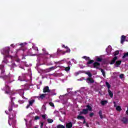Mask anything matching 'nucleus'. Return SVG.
Segmentation results:
<instances>
[{"mask_svg": "<svg viewBox=\"0 0 128 128\" xmlns=\"http://www.w3.org/2000/svg\"><path fill=\"white\" fill-rule=\"evenodd\" d=\"M94 62V60H90L88 61L86 63V66L88 68H96V70H100V64L98 62ZM93 64V66H91L90 64Z\"/></svg>", "mask_w": 128, "mask_h": 128, "instance_id": "nucleus-1", "label": "nucleus"}, {"mask_svg": "<svg viewBox=\"0 0 128 128\" xmlns=\"http://www.w3.org/2000/svg\"><path fill=\"white\" fill-rule=\"evenodd\" d=\"M10 98H11V101L10 102V104L8 106V111L12 112V107L14 106V108H18V104H14V100H16V98H12V96H10Z\"/></svg>", "mask_w": 128, "mask_h": 128, "instance_id": "nucleus-2", "label": "nucleus"}, {"mask_svg": "<svg viewBox=\"0 0 128 128\" xmlns=\"http://www.w3.org/2000/svg\"><path fill=\"white\" fill-rule=\"evenodd\" d=\"M2 90H4L5 94H10V96H12L13 94L12 91L10 90V87L6 84H5V87L4 89H2Z\"/></svg>", "mask_w": 128, "mask_h": 128, "instance_id": "nucleus-3", "label": "nucleus"}, {"mask_svg": "<svg viewBox=\"0 0 128 128\" xmlns=\"http://www.w3.org/2000/svg\"><path fill=\"white\" fill-rule=\"evenodd\" d=\"M43 92H49L48 96H56V93H54V94H52V91L50 90V88L48 87V86H46L44 88Z\"/></svg>", "mask_w": 128, "mask_h": 128, "instance_id": "nucleus-4", "label": "nucleus"}, {"mask_svg": "<svg viewBox=\"0 0 128 128\" xmlns=\"http://www.w3.org/2000/svg\"><path fill=\"white\" fill-rule=\"evenodd\" d=\"M2 50V54H4L6 58L8 57V54H10V48L9 47H7L4 48Z\"/></svg>", "mask_w": 128, "mask_h": 128, "instance_id": "nucleus-5", "label": "nucleus"}, {"mask_svg": "<svg viewBox=\"0 0 128 128\" xmlns=\"http://www.w3.org/2000/svg\"><path fill=\"white\" fill-rule=\"evenodd\" d=\"M86 80L88 84H94V80L92 78H88Z\"/></svg>", "mask_w": 128, "mask_h": 128, "instance_id": "nucleus-6", "label": "nucleus"}, {"mask_svg": "<svg viewBox=\"0 0 128 128\" xmlns=\"http://www.w3.org/2000/svg\"><path fill=\"white\" fill-rule=\"evenodd\" d=\"M0 70H1L0 72V74L2 75L4 74V72H6V70H4V66L3 65H1L0 66Z\"/></svg>", "mask_w": 128, "mask_h": 128, "instance_id": "nucleus-7", "label": "nucleus"}, {"mask_svg": "<svg viewBox=\"0 0 128 128\" xmlns=\"http://www.w3.org/2000/svg\"><path fill=\"white\" fill-rule=\"evenodd\" d=\"M121 121L122 122L123 124H128V118L123 117L121 120Z\"/></svg>", "mask_w": 128, "mask_h": 128, "instance_id": "nucleus-8", "label": "nucleus"}, {"mask_svg": "<svg viewBox=\"0 0 128 128\" xmlns=\"http://www.w3.org/2000/svg\"><path fill=\"white\" fill-rule=\"evenodd\" d=\"M126 36L122 35L121 36V38H120V44H124V42H126Z\"/></svg>", "mask_w": 128, "mask_h": 128, "instance_id": "nucleus-9", "label": "nucleus"}, {"mask_svg": "<svg viewBox=\"0 0 128 128\" xmlns=\"http://www.w3.org/2000/svg\"><path fill=\"white\" fill-rule=\"evenodd\" d=\"M56 54H66V52H64V51L60 50V48H58L56 52Z\"/></svg>", "mask_w": 128, "mask_h": 128, "instance_id": "nucleus-10", "label": "nucleus"}, {"mask_svg": "<svg viewBox=\"0 0 128 128\" xmlns=\"http://www.w3.org/2000/svg\"><path fill=\"white\" fill-rule=\"evenodd\" d=\"M66 128H72V122L66 123Z\"/></svg>", "mask_w": 128, "mask_h": 128, "instance_id": "nucleus-11", "label": "nucleus"}, {"mask_svg": "<svg viewBox=\"0 0 128 128\" xmlns=\"http://www.w3.org/2000/svg\"><path fill=\"white\" fill-rule=\"evenodd\" d=\"M116 60H118V57L116 56H115L111 60L110 64H114L116 62Z\"/></svg>", "mask_w": 128, "mask_h": 128, "instance_id": "nucleus-12", "label": "nucleus"}, {"mask_svg": "<svg viewBox=\"0 0 128 128\" xmlns=\"http://www.w3.org/2000/svg\"><path fill=\"white\" fill-rule=\"evenodd\" d=\"M88 112V111L87 109H83L82 112H80V114H86Z\"/></svg>", "mask_w": 128, "mask_h": 128, "instance_id": "nucleus-13", "label": "nucleus"}, {"mask_svg": "<svg viewBox=\"0 0 128 128\" xmlns=\"http://www.w3.org/2000/svg\"><path fill=\"white\" fill-rule=\"evenodd\" d=\"M120 64H122L121 60L116 61L115 63V66H116V68H118V66H120Z\"/></svg>", "mask_w": 128, "mask_h": 128, "instance_id": "nucleus-14", "label": "nucleus"}, {"mask_svg": "<svg viewBox=\"0 0 128 128\" xmlns=\"http://www.w3.org/2000/svg\"><path fill=\"white\" fill-rule=\"evenodd\" d=\"M108 94L110 96V98H113L114 97V93H112V90H110V89H108Z\"/></svg>", "mask_w": 128, "mask_h": 128, "instance_id": "nucleus-15", "label": "nucleus"}, {"mask_svg": "<svg viewBox=\"0 0 128 128\" xmlns=\"http://www.w3.org/2000/svg\"><path fill=\"white\" fill-rule=\"evenodd\" d=\"M46 94H41L38 97V98H41V100H44V98H46Z\"/></svg>", "mask_w": 128, "mask_h": 128, "instance_id": "nucleus-16", "label": "nucleus"}, {"mask_svg": "<svg viewBox=\"0 0 128 128\" xmlns=\"http://www.w3.org/2000/svg\"><path fill=\"white\" fill-rule=\"evenodd\" d=\"M99 70L101 71L102 76L104 78H106V72L104 70V69H102V68H99Z\"/></svg>", "mask_w": 128, "mask_h": 128, "instance_id": "nucleus-17", "label": "nucleus"}, {"mask_svg": "<svg viewBox=\"0 0 128 128\" xmlns=\"http://www.w3.org/2000/svg\"><path fill=\"white\" fill-rule=\"evenodd\" d=\"M82 58H84V60H88V62H90V60H90V57H88L86 56H83Z\"/></svg>", "mask_w": 128, "mask_h": 128, "instance_id": "nucleus-18", "label": "nucleus"}, {"mask_svg": "<svg viewBox=\"0 0 128 128\" xmlns=\"http://www.w3.org/2000/svg\"><path fill=\"white\" fill-rule=\"evenodd\" d=\"M86 107L88 108L86 110H88V111L90 110V112H92V106H90L87 105Z\"/></svg>", "mask_w": 128, "mask_h": 128, "instance_id": "nucleus-19", "label": "nucleus"}, {"mask_svg": "<svg viewBox=\"0 0 128 128\" xmlns=\"http://www.w3.org/2000/svg\"><path fill=\"white\" fill-rule=\"evenodd\" d=\"M98 114H99V116H100V118H101V119H102V118H103V117H102V112L101 110H99V112H98Z\"/></svg>", "mask_w": 128, "mask_h": 128, "instance_id": "nucleus-20", "label": "nucleus"}, {"mask_svg": "<svg viewBox=\"0 0 128 128\" xmlns=\"http://www.w3.org/2000/svg\"><path fill=\"white\" fill-rule=\"evenodd\" d=\"M77 118L78 120H84L85 118L84 116L79 115L77 116Z\"/></svg>", "mask_w": 128, "mask_h": 128, "instance_id": "nucleus-21", "label": "nucleus"}, {"mask_svg": "<svg viewBox=\"0 0 128 128\" xmlns=\"http://www.w3.org/2000/svg\"><path fill=\"white\" fill-rule=\"evenodd\" d=\"M56 68H58V67H56V66H52V67H51V68H48L49 71L50 72V71H52V70H56Z\"/></svg>", "mask_w": 128, "mask_h": 128, "instance_id": "nucleus-22", "label": "nucleus"}, {"mask_svg": "<svg viewBox=\"0 0 128 128\" xmlns=\"http://www.w3.org/2000/svg\"><path fill=\"white\" fill-rule=\"evenodd\" d=\"M47 122H48V124H52V122H54V120L51 119V118H48Z\"/></svg>", "mask_w": 128, "mask_h": 128, "instance_id": "nucleus-23", "label": "nucleus"}, {"mask_svg": "<svg viewBox=\"0 0 128 128\" xmlns=\"http://www.w3.org/2000/svg\"><path fill=\"white\" fill-rule=\"evenodd\" d=\"M11 115L10 114H9V116H8V124L9 126H12V124H10V120H12V117L11 118Z\"/></svg>", "mask_w": 128, "mask_h": 128, "instance_id": "nucleus-24", "label": "nucleus"}, {"mask_svg": "<svg viewBox=\"0 0 128 128\" xmlns=\"http://www.w3.org/2000/svg\"><path fill=\"white\" fill-rule=\"evenodd\" d=\"M108 104V101L107 100H102L101 101V104L102 106H104V104Z\"/></svg>", "mask_w": 128, "mask_h": 128, "instance_id": "nucleus-25", "label": "nucleus"}, {"mask_svg": "<svg viewBox=\"0 0 128 128\" xmlns=\"http://www.w3.org/2000/svg\"><path fill=\"white\" fill-rule=\"evenodd\" d=\"M2 78H4V80H7V78H8V76L5 75V74L2 75Z\"/></svg>", "mask_w": 128, "mask_h": 128, "instance_id": "nucleus-26", "label": "nucleus"}, {"mask_svg": "<svg viewBox=\"0 0 128 128\" xmlns=\"http://www.w3.org/2000/svg\"><path fill=\"white\" fill-rule=\"evenodd\" d=\"M116 110H118V112H120L122 110V107H120V106H117L116 108Z\"/></svg>", "mask_w": 128, "mask_h": 128, "instance_id": "nucleus-27", "label": "nucleus"}, {"mask_svg": "<svg viewBox=\"0 0 128 128\" xmlns=\"http://www.w3.org/2000/svg\"><path fill=\"white\" fill-rule=\"evenodd\" d=\"M34 100H32L29 101L30 106H32V104H34Z\"/></svg>", "mask_w": 128, "mask_h": 128, "instance_id": "nucleus-28", "label": "nucleus"}, {"mask_svg": "<svg viewBox=\"0 0 128 128\" xmlns=\"http://www.w3.org/2000/svg\"><path fill=\"white\" fill-rule=\"evenodd\" d=\"M56 128H66V127L64 125L58 124Z\"/></svg>", "mask_w": 128, "mask_h": 128, "instance_id": "nucleus-29", "label": "nucleus"}, {"mask_svg": "<svg viewBox=\"0 0 128 128\" xmlns=\"http://www.w3.org/2000/svg\"><path fill=\"white\" fill-rule=\"evenodd\" d=\"M128 56V52L124 53L122 56V58H126Z\"/></svg>", "mask_w": 128, "mask_h": 128, "instance_id": "nucleus-30", "label": "nucleus"}, {"mask_svg": "<svg viewBox=\"0 0 128 128\" xmlns=\"http://www.w3.org/2000/svg\"><path fill=\"white\" fill-rule=\"evenodd\" d=\"M106 84L107 88H108V90H110V83H108V82H106Z\"/></svg>", "mask_w": 128, "mask_h": 128, "instance_id": "nucleus-31", "label": "nucleus"}, {"mask_svg": "<svg viewBox=\"0 0 128 128\" xmlns=\"http://www.w3.org/2000/svg\"><path fill=\"white\" fill-rule=\"evenodd\" d=\"M96 60L97 62H102V58H96Z\"/></svg>", "mask_w": 128, "mask_h": 128, "instance_id": "nucleus-32", "label": "nucleus"}, {"mask_svg": "<svg viewBox=\"0 0 128 128\" xmlns=\"http://www.w3.org/2000/svg\"><path fill=\"white\" fill-rule=\"evenodd\" d=\"M86 74H88V76H89V78H92V73H90V72H86Z\"/></svg>", "mask_w": 128, "mask_h": 128, "instance_id": "nucleus-33", "label": "nucleus"}, {"mask_svg": "<svg viewBox=\"0 0 128 128\" xmlns=\"http://www.w3.org/2000/svg\"><path fill=\"white\" fill-rule=\"evenodd\" d=\"M70 70V66H68V67H66L65 68L66 72H68V70Z\"/></svg>", "mask_w": 128, "mask_h": 128, "instance_id": "nucleus-34", "label": "nucleus"}, {"mask_svg": "<svg viewBox=\"0 0 128 128\" xmlns=\"http://www.w3.org/2000/svg\"><path fill=\"white\" fill-rule=\"evenodd\" d=\"M64 52L65 54H66V52L70 54V48H68V49H67L66 51H64Z\"/></svg>", "mask_w": 128, "mask_h": 128, "instance_id": "nucleus-35", "label": "nucleus"}, {"mask_svg": "<svg viewBox=\"0 0 128 128\" xmlns=\"http://www.w3.org/2000/svg\"><path fill=\"white\" fill-rule=\"evenodd\" d=\"M120 54V52L118 50H117L114 52V56H118Z\"/></svg>", "mask_w": 128, "mask_h": 128, "instance_id": "nucleus-36", "label": "nucleus"}, {"mask_svg": "<svg viewBox=\"0 0 128 128\" xmlns=\"http://www.w3.org/2000/svg\"><path fill=\"white\" fill-rule=\"evenodd\" d=\"M42 52H44V54H48V53L46 52V49L43 48Z\"/></svg>", "mask_w": 128, "mask_h": 128, "instance_id": "nucleus-37", "label": "nucleus"}, {"mask_svg": "<svg viewBox=\"0 0 128 128\" xmlns=\"http://www.w3.org/2000/svg\"><path fill=\"white\" fill-rule=\"evenodd\" d=\"M42 110H46V106L44 105L42 106Z\"/></svg>", "mask_w": 128, "mask_h": 128, "instance_id": "nucleus-38", "label": "nucleus"}, {"mask_svg": "<svg viewBox=\"0 0 128 128\" xmlns=\"http://www.w3.org/2000/svg\"><path fill=\"white\" fill-rule=\"evenodd\" d=\"M94 112H91L89 116H90V118H92V116H94Z\"/></svg>", "mask_w": 128, "mask_h": 128, "instance_id": "nucleus-39", "label": "nucleus"}, {"mask_svg": "<svg viewBox=\"0 0 128 128\" xmlns=\"http://www.w3.org/2000/svg\"><path fill=\"white\" fill-rule=\"evenodd\" d=\"M50 106H54V103L50 102L49 103Z\"/></svg>", "mask_w": 128, "mask_h": 128, "instance_id": "nucleus-40", "label": "nucleus"}, {"mask_svg": "<svg viewBox=\"0 0 128 128\" xmlns=\"http://www.w3.org/2000/svg\"><path fill=\"white\" fill-rule=\"evenodd\" d=\"M46 114H43L42 116V118H44V120H46Z\"/></svg>", "mask_w": 128, "mask_h": 128, "instance_id": "nucleus-41", "label": "nucleus"}, {"mask_svg": "<svg viewBox=\"0 0 128 128\" xmlns=\"http://www.w3.org/2000/svg\"><path fill=\"white\" fill-rule=\"evenodd\" d=\"M34 120H40V116H35Z\"/></svg>", "mask_w": 128, "mask_h": 128, "instance_id": "nucleus-42", "label": "nucleus"}, {"mask_svg": "<svg viewBox=\"0 0 128 128\" xmlns=\"http://www.w3.org/2000/svg\"><path fill=\"white\" fill-rule=\"evenodd\" d=\"M124 76V74H120V78H122Z\"/></svg>", "mask_w": 128, "mask_h": 128, "instance_id": "nucleus-43", "label": "nucleus"}, {"mask_svg": "<svg viewBox=\"0 0 128 128\" xmlns=\"http://www.w3.org/2000/svg\"><path fill=\"white\" fill-rule=\"evenodd\" d=\"M40 128H42V127L44 126V122H42L40 123Z\"/></svg>", "mask_w": 128, "mask_h": 128, "instance_id": "nucleus-44", "label": "nucleus"}, {"mask_svg": "<svg viewBox=\"0 0 128 128\" xmlns=\"http://www.w3.org/2000/svg\"><path fill=\"white\" fill-rule=\"evenodd\" d=\"M114 108H116V106H116V102H114Z\"/></svg>", "mask_w": 128, "mask_h": 128, "instance_id": "nucleus-45", "label": "nucleus"}, {"mask_svg": "<svg viewBox=\"0 0 128 128\" xmlns=\"http://www.w3.org/2000/svg\"><path fill=\"white\" fill-rule=\"evenodd\" d=\"M86 126H87V128H90V126L88 125V124L86 123Z\"/></svg>", "mask_w": 128, "mask_h": 128, "instance_id": "nucleus-46", "label": "nucleus"}, {"mask_svg": "<svg viewBox=\"0 0 128 128\" xmlns=\"http://www.w3.org/2000/svg\"><path fill=\"white\" fill-rule=\"evenodd\" d=\"M84 122H83V124H86V118H84Z\"/></svg>", "mask_w": 128, "mask_h": 128, "instance_id": "nucleus-47", "label": "nucleus"}, {"mask_svg": "<svg viewBox=\"0 0 128 128\" xmlns=\"http://www.w3.org/2000/svg\"><path fill=\"white\" fill-rule=\"evenodd\" d=\"M24 59L26 60V57H24V56H22V60H24Z\"/></svg>", "mask_w": 128, "mask_h": 128, "instance_id": "nucleus-48", "label": "nucleus"}, {"mask_svg": "<svg viewBox=\"0 0 128 128\" xmlns=\"http://www.w3.org/2000/svg\"><path fill=\"white\" fill-rule=\"evenodd\" d=\"M68 64L70 65V61L68 62Z\"/></svg>", "mask_w": 128, "mask_h": 128, "instance_id": "nucleus-49", "label": "nucleus"}, {"mask_svg": "<svg viewBox=\"0 0 128 128\" xmlns=\"http://www.w3.org/2000/svg\"><path fill=\"white\" fill-rule=\"evenodd\" d=\"M30 104H28V105L27 106H26V108H30Z\"/></svg>", "mask_w": 128, "mask_h": 128, "instance_id": "nucleus-50", "label": "nucleus"}, {"mask_svg": "<svg viewBox=\"0 0 128 128\" xmlns=\"http://www.w3.org/2000/svg\"><path fill=\"white\" fill-rule=\"evenodd\" d=\"M126 114L128 115V107L127 110H126Z\"/></svg>", "mask_w": 128, "mask_h": 128, "instance_id": "nucleus-51", "label": "nucleus"}, {"mask_svg": "<svg viewBox=\"0 0 128 128\" xmlns=\"http://www.w3.org/2000/svg\"><path fill=\"white\" fill-rule=\"evenodd\" d=\"M2 76H3L2 74H1V76H0V78H2Z\"/></svg>", "mask_w": 128, "mask_h": 128, "instance_id": "nucleus-52", "label": "nucleus"}, {"mask_svg": "<svg viewBox=\"0 0 128 128\" xmlns=\"http://www.w3.org/2000/svg\"><path fill=\"white\" fill-rule=\"evenodd\" d=\"M62 48H66V46H64V44H63L62 46Z\"/></svg>", "mask_w": 128, "mask_h": 128, "instance_id": "nucleus-53", "label": "nucleus"}, {"mask_svg": "<svg viewBox=\"0 0 128 128\" xmlns=\"http://www.w3.org/2000/svg\"><path fill=\"white\" fill-rule=\"evenodd\" d=\"M79 74H80V73H78V72H77L76 73V76H78Z\"/></svg>", "mask_w": 128, "mask_h": 128, "instance_id": "nucleus-54", "label": "nucleus"}, {"mask_svg": "<svg viewBox=\"0 0 128 128\" xmlns=\"http://www.w3.org/2000/svg\"><path fill=\"white\" fill-rule=\"evenodd\" d=\"M65 48H66L67 50L69 48L67 46H65Z\"/></svg>", "mask_w": 128, "mask_h": 128, "instance_id": "nucleus-55", "label": "nucleus"}, {"mask_svg": "<svg viewBox=\"0 0 128 128\" xmlns=\"http://www.w3.org/2000/svg\"><path fill=\"white\" fill-rule=\"evenodd\" d=\"M50 58H52V54H50Z\"/></svg>", "mask_w": 128, "mask_h": 128, "instance_id": "nucleus-56", "label": "nucleus"}, {"mask_svg": "<svg viewBox=\"0 0 128 128\" xmlns=\"http://www.w3.org/2000/svg\"><path fill=\"white\" fill-rule=\"evenodd\" d=\"M5 112H6V114H8V112L5 111Z\"/></svg>", "mask_w": 128, "mask_h": 128, "instance_id": "nucleus-57", "label": "nucleus"}, {"mask_svg": "<svg viewBox=\"0 0 128 128\" xmlns=\"http://www.w3.org/2000/svg\"><path fill=\"white\" fill-rule=\"evenodd\" d=\"M20 60H16V62H20Z\"/></svg>", "mask_w": 128, "mask_h": 128, "instance_id": "nucleus-58", "label": "nucleus"}, {"mask_svg": "<svg viewBox=\"0 0 128 128\" xmlns=\"http://www.w3.org/2000/svg\"><path fill=\"white\" fill-rule=\"evenodd\" d=\"M22 44H20V46H22Z\"/></svg>", "mask_w": 128, "mask_h": 128, "instance_id": "nucleus-59", "label": "nucleus"}, {"mask_svg": "<svg viewBox=\"0 0 128 128\" xmlns=\"http://www.w3.org/2000/svg\"><path fill=\"white\" fill-rule=\"evenodd\" d=\"M34 56H36V54H34Z\"/></svg>", "mask_w": 128, "mask_h": 128, "instance_id": "nucleus-60", "label": "nucleus"}, {"mask_svg": "<svg viewBox=\"0 0 128 128\" xmlns=\"http://www.w3.org/2000/svg\"><path fill=\"white\" fill-rule=\"evenodd\" d=\"M14 65L16 66V64H14Z\"/></svg>", "mask_w": 128, "mask_h": 128, "instance_id": "nucleus-61", "label": "nucleus"}, {"mask_svg": "<svg viewBox=\"0 0 128 128\" xmlns=\"http://www.w3.org/2000/svg\"><path fill=\"white\" fill-rule=\"evenodd\" d=\"M35 128H36V127Z\"/></svg>", "mask_w": 128, "mask_h": 128, "instance_id": "nucleus-62", "label": "nucleus"}]
</instances>
